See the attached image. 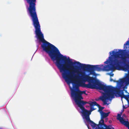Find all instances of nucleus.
Listing matches in <instances>:
<instances>
[{"instance_id": "f257e3e1", "label": "nucleus", "mask_w": 129, "mask_h": 129, "mask_svg": "<svg viewBox=\"0 0 129 129\" xmlns=\"http://www.w3.org/2000/svg\"><path fill=\"white\" fill-rule=\"evenodd\" d=\"M42 43L41 47L43 50L48 54L51 58L53 61L56 60V66L59 70L60 72L62 73V76L66 82L73 83V79L74 78L81 79L83 81H86L82 79V76L80 74L82 72L78 73L77 75L75 74V73L77 72L78 67L76 66L74 67L72 66L74 64H77V63L71 64L69 63L70 61V60L69 61L67 60L65 61V63L62 64L60 63V61H64L65 59L67 60L66 57H64L63 55L60 53L58 49L53 45L49 42ZM72 87V88L71 87L70 88L72 97L74 99L75 102L79 107L82 109H84V106L85 105L89 103L81 100L83 99L82 96V94H86V91H80L78 86L74 85L73 83Z\"/></svg>"}, {"instance_id": "f03ea898", "label": "nucleus", "mask_w": 129, "mask_h": 129, "mask_svg": "<svg viewBox=\"0 0 129 129\" xmlns=\"http://www.w3.org/2000/svg\"><path fill=\"white\" fill-rule=\"evenodd\" d=\"M120 55H122L118 52H116L114 55L115 58L114 59L111 60V63L110 64L105 66L103 64L96 65L86 64H81L79 61H75L73 62L70 61L69 63L71 64L76 63L77 65H79L83 70H86L87 71L90 72L91 74H94L95 73V71H101L104 69L107 71L116 69L118 70H123L125 72L127 71L128 74L126 77L124 78L120 79V81L114 80L111 78L110 79V81H113L114 82H117V84L120 85L119 86L121 87L124 86L123 84L124 83H125L126 86H127L129 84V64L126 63V58L124 57H122L121 59L123 60L122 63L124 65L122 66L120 64L121 60L118 58Z\"/></svg>"}, {"instance_id": "7ed1b4c3", "label": "nucleus", "mask_w": 129, "mask_h": 129, "mask_svg": "<svg viewBox=\"0 0 129 129\" xmlns=\"http://www.w3.org/2000/svg\"><path fill=\"white\" fill-rule=\"evenodd\" d=\"M80 74L82 76V79L84 81H87L89 83L86 84L84 83H81L79 86L89 88L103 90L105 93H103V96H100V99L103 102L104 105H108L106 100L109 99L111 98H114L115 88L111 86H107L102 84L98 80L90 77L89 74H85L82 72Z\"/></svg>"}, {"instance_id": "20e7f679", "label": "nucleus", "mask_w": 129, "mask_h": 129, "mask_svg": "<svg viewBox=\"0 0 129 129\" xmlns=\"http://www.w3.org/2000/svg\"><path fill=\"white\" fill-rule=\"evenodd\" d=\"M29 4L27 9L30 16L33 22V24L34 27H40V25L38 17L36 8V0H25Z\"/></svg>"}, {"instance_id": "39448f33", "label": "nucleus", "mask_w": 129, "mask_h": 129, "mask_svg": "<svg viewBox=\"0 0 129 129\" xmlns=\"http://www.w3.org/2000/svg\"><path fill=\"white\" fill-rule=\"evenodd\" d=\"M91 109L90 110H88L85 109L84 108V109H82L80 108L82 111V113L83 116L84 117L87 123H89L91 126L92 127V128L95 127L97 126L98 125L95 123L93 121L90 120V115L91 114V112L94 110L95 109L92 108L90 106Z\"/></svg>"}, {"instance_id": "423d86ee", "label": "nucleus", "mask_w": 129, "mask_h": 129, "mask_svg": "<svg viewBox=\"0 0 129 129\" xmlns=\"http://www.w3.org/2000/svg\"><path fill=\"white\" fill-rule=\"evenodd\" d=\"M116 93L118 95L119 97H120L122 100V99L124 98L127 101H128L129 98V94L128 95H125L123 90H120L119 89H116L115 88V90Z\"/></svg>"}, {"instance_id": "0eeeda50", "label": "nucleus", "mask_w": 129, "mask_h": 129, "mask_svg": "<svg viewBox=\"0 0 129 129\" xmlns=\"http://www.w3.org/2000/svg\"><path fill=\"white\" fill-rule=\"evenodd\" d=\"M124 50H121V49H120L119 50V52H118V53H120V54H121V56H122V57H124V56H122V55L124 53ZM114 52V51H112V53H111V52H110L109 53L110 54V55H111V53H113V54L111 55V56H113L114 57V58L113 59H111V56H109V59H107V60L105 61L104 62V63H105V64H107L108 63H109V62L110 61V63L109 64H108V65H110V64L111 63V60H113L115 58V57L114 56V54H115L116 53V52ZM124 57H125V58H126V57H125V56H124ZM126 61V60H125V61Z\"/></svg>"}, {"instance_id": "6e6552de", "label": "nucleus", "mask_w": 129, "mask_h": 129, "mask_svg": "<svg viewBox=\"0 0 129 129\" xmlns=\"http://www.w3.org/2000/svg\"><path fill=\"white\" fill-rule=\"evenodd\" d=\"M89 104L90 106H97L99 108V110L100 112H103L102 110L104 109V107H101V106L97 104L96 102H91V103H89Z\"/></svg>"}, {"instance_id": "1a4fd4ad", "label": "nucleus", "mask_w": 129, "mask_h": 129, "mask_svg": "<svg viewBox=\"0 0 129 129\" xmlns=\"http://www.w3.org/2000/svg\"><path fill=\"white\" fill-rule=\"evenodd\" d=\"M110 112L105 113L103 112H100V114L101 115V118L103 119L105 118L108 116Z\"/></svg>"}, {"instance_id": "9d476101", "label": "nucleus", "mask_w": 129, "mask_h": 129, "mask_svg": "<svg viewBox=\"0 0 129 129\" xmlns=\"http://www.w3.org/2000/svg\"><path fill=\"white\" fill-rule=\"evenodd\" d=\"M121 115L120 114H118L117 116L118 117L117 118V120H119L120 122L122 123L124 120V119L123 117H121Z\"/></svg>"}, {"instance_id": "9b49d317", "label": "nucleus", "mask_w": 129, "mask_h": 129, "mask_svg": "<svg viewBox=\"0 0 129 129\" xmlns=\"http://www.w3.org/2000/svg\"><path fill=\"white\" fill-rule=\"evenodd\" d=\"M103 119H102V118H101V120L99 122V123L98 125H100L101 126L103 125L104 127L107 128V126L104 124V120ZM96 124L97 125V124Z\"/></svg>"}, {"instance_id": "f8f14e48", "label": "nucleus", "mask_w": 129, "mask_h": 129, "mask_svg": "<svg viewBox=\"0 0 129 129\" xmlns=\"http://www.w3.org/2000/svg\"><path fill=\"white\" fill-rule=\"evenodd\" d=\"M122 123L127 127L129 129V122L128 121L124 120Z\"/></svg>"}, {"instance_id": "ddd939ff", "label": "nucleus", "mask_w": 129, "mask_h": 129, "mask_svg": "<svg viewBox=\"0 0 129 129\" xmlns=\"http://www.w3.org/2000/svg\"><path fill=\"white\" fill-rule=\"evenodd\" d=\"M124 111V110L123 109L122 110L121 112H120V114L122 115V113Z\"/></svg>"}, {"instance_id": "4468645a", "label": "nucleus", "mask_w": 129, "mask_h": 129, "mask_svg": "<svg viewBox=\"0 0 129 129\" xmlns=\"http://www.w3.org/2000/svg\"><path fill=\"white\" fill-rule=\"evenodd\" d=\"M86 125H87V127L88 128V129H91V128H90V127H89V125H88L86 124Z\"/></svg>"}, {"instance_id": "2eb2a0df", "label": "nucleus", "mask_w": 129, "mask_h": 129, "mask_svg": "<svg viewBox=\"0 0 129 129\" xmlns=\"http://www.w3.org/2000/svg\"><path fill=\"white\" fill-rule=\"evenodd\" d=\"M110 75L111 77H113V76L114 74H110Z\"/></svg>"}, {"instance_id": "dca6fc26", "label": "nucleus", "mask_w": 129, "mask_h": 129, "mask_svg": "<svg viewBox=\"0 0 129 129\" xmlns=\"http://www.w3.org/2000/svg\"><path fill=\"white\" fill-rule=\"evenodd\" d=\"M123 109H125L126 108V107H125L124 105L123 106Z\"/></svg>"}, {"instance_id": "f3484780", "label": "nucleus", "mask_w": 129, "mask_h": 129, "mask_svg": "<svg viewBox=\"0 0 129 129\" xmlns=\"http://www.w3.org/2000/svg\"><path fill=\"white\" fill-rule=\"evenodd\" d=\"M127 57L128 58H129V54H128L127 55Z\"/></svg>"}, {"instance_id": "a211bd4d", "label": "nucleus", "mask_w": 129, "mask_h": 129, "mask_svg": "<svg viewBox=\"0 0 129 129\" xmlns=\"http://www.w3.org/2000/svg\"><path fill=\"white\" fill-rule=\"evenodd\" d=\"M125 92H127V93L129 94V93H128V92H127V91L126 90H125Z\"/></svg>"}, {"instance_id": "6ab92c4d", "label": "nucleus", "mask_w": 129, "mask_h": 129, "mask_svg": "<svg viewBox=\"0 0 129 129\" xmlns=\"http://www.w3.org/2000/svg\"><path fill=\"white\" fill-rule=\"evenodd\" d=\"M125 114H123V116H125Z\"/></svg>"}, {"instance_id": "aec40b11", "label": "nucleus", "mask_w": 129, "mask_h": 129, "mask_svg": "<svg viewBox=\"0 0 129 129\" xmlns=\"http://www.w3.org/2000/svg\"><path fill=\"white\" fill-rule=\"evenodd\" d=\"M106 120L107 121L108 120V119H106Z\"/></svg>"}, {"instance_id": "412c9836", "label": "nucleus", "mask_w": 129, "mask_h": 129, "mask_svg": "<svg viewBox=\"0 0 129 129\" xmlns=\"http://www.w3.org/2000/svg\"><path fill=\"white\" fill-rule=\"evenodd\" d=\"M99 99H98V100H96V101H98L99 100Z\"/></svg>"}]
</instances>
